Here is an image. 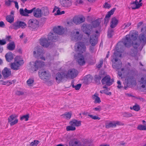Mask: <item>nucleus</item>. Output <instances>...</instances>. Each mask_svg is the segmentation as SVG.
I'll return each instance as SVG.
<instances>
[{
	"label": "nucleus",
	"instance_id": "nucleus-1",
	"mask_svg": "<svg viewBox=\"0 0 146 146\" xmlns=\"http://www.w3.org/2000/svg\"><path fill=\"white\" fill-rule=\"evenodd\" d=\"M138 36V34L136 31H132L130 32L129 34L126 36L125 38H123L122 41L118 42L117 45V47L118 48L122 49V46L124 50L123 44L125 47H129L132 44L135 50H132L131 52V54L132 56H135L137 53V48L139 46V42H138L137 38Z\"/></svg>",
	"mask_w": 146,
	"mask_h": 146
},
{
	"label": "nucleus",
	"instance_id": "nucleus-2",
	"mask_svg": "<svg viewBox=\"0 0 146 146\" xmlns=\"http://www.w3.org/2000/svg\"><path fill=\"white\" fill-rule=\"evenodd\" d=\"M117 47H116V50L114 53L113 55V59L111 60L113 62L112 64L113 68L116 69V70H118L121 68L122 67V63L120 60H118L117 58L121 57V53L123 51V48L122 46V49L118 48Z\"/></svg>",
	"mask_w": 146,
	"mask_h": 146
},
{
	"label": "nucleus",
	"instance_id": "nucleus-3",
	"mask_svg": "<svg viewBox=\"0 0 146 146\" xmlns=\"http://www.w3.org/2000/svg\"><path fill=\"white\" fill-rule=\"evenodd\" d=\"M23 60L20 59L19 57H16L13 63L10 64L11 68L14 70H17L20 69V66L24 63Z\"/></svg>",
	"mask_w": 146,
	"mask_h": 146
},
{
	"label": "nucleus",
	"instance_id": "nucleus-4",
	"mask_svg": "<svg viewBox=\"0 0 146 146\" xmlns=\"http://www.w3.org/2000/svg\"><path fill=\"white\" fill-rule=\"evenodd\" d=\"M134 72L133 70H130L128 72V75L125 80V82L127 86L131 85H135L136 84V80L134 77L132 75H129L130 73H133Z\"/></svg>",
	"mask_w": 146,
	"mask_h": 146
},
{
	"label": "nucleus",
	"instance_id": "nucleus-5",
	"mask_svg": "<svg viewBox=\"0 0 146 146\" xmlns=\"http://www.w3.org/2000/svg\"><path fill=\"white\" fill-rule=\"evenodd\" d=\"M44 54V51L42 48L38 46H36L34 48L33 54L36 58H39L41 60H45V58L43 56Z\"/></svg>",
	"mask_w": 146,
	"mask_h": 146
},
{
	"label": "nucleus",
	"instance_id": "nucleus-6",
	"mask_svg": "<svg viewBox=\"0 0 146 146\" xmlns=\"http://www.w3.org/2000/svg\"><path fill=\"white\" fill-rule=\"evenodd\" d=\"M100 35L98 31L96 30L95 33L91 35L90 38V42L92 46H95L98 42V37Z\"/></svg>",
	"mask_w": 146,
	"mask_h": 146
},
{
	"label": "nucleus",
	"instance_id": "nucleus-7",
	"mask_svg": "<svg viewBox=\"0 0 146 146\" xmlns=\"http://www.w3.org/2000/svg\"><path fill=\"white\" fill-rule=\"evenodd\" d=\"M39 24V22L37 20L33 19L29 20L27 23L28 27L31 30L38 28Z\"/></svg>",
	"mask_w": 146,
	"mask_h": 146
},
{
	"label": "nucleus",
	"instance_id": "nucleus-8",
	"mask_svg": "<svg viewBox=\"0 0 146 146\" xmlns=\"http://www.w3.org/2000/svg\"><path fill=\"white\" fill-rule=\"evenodd\" d=\"M82 30L88 36H90L93 31L92 26L90 24H84L82 27Z\"/></svg>",
	"mask_w": 146,
	"mask_h": 146
},
{
	"label": "nucleus",
	"instance_id": "nucleus-9",
	"mask_svg": "<svg viewBox=\"0 0 146 146\" xmlns=\"http://www.w3.org/2000/svg\"><path fill=\"white\" fill-rule=\"evenodd\" d=\"M75 51L77 52L78 54H81L85 52L86 50V47L84 43L80 42L76 44L75 46Z\"/></svg>",
	"mask_w": 146,
	"mask_h": 146
},
{
	"label": "nucleus",
	"instance_id": "nucleus-10",
	"mask_svg": "<svg viewBox=\"0 0 146 146\" xmlns=\"http://www.w3.org/2000/svg\"><path fill=\"white\" fill-rule=\"evenodd\" d=\"M27 24L24 22L17 21L12 25L11 27L12 29L16 30L21 27L22 29L25 28Z\"/></svg>",
	"mask_w": 146,
	"mask_h": 146
},
{
	"label": "nucleus",
	"instance_id": "nucleus-11",
	"mask_svg": "<svg viewBox=\"0 0 146 146\" xmlns=\"http://www.w3.org/2000/svg\"><path fill=\"white\" fill-rule=\"evenodd\" d=\"M44 62L40 60H37L34 63V65L31 67V69L33 71H36L38 69L41 68L44 66Z\"/></svg>",
	"mask_w": 146,
	"mask_h": 146
},
{
	"label": "nucleus",
	"instance_id": "nucleus-12",
	"mask_svg": "<svg viewBox=\"0 0 146 146\" xmlns=\"http://www.w3.org/2000/svg\"><path fill=\"white\" fill-rule=\"evenodd\" d=\"M124 125V123L120 121H113L106 124L105 127L106 128L109 129L110 128L115 127L117 125L123 126Z\"/></svg>",
	"mask_w": 146,
	"mask_h": 146
},
{
	"label": "nucleus",
	"instance_id": "nucleus-13",
	"mask_svg": "<svg viewBox=\"0 0 146 146\" xmlns=\"http://www.w3.org/2000/svg\"><path fill=\"white\" fill-rule=\"evenodd\" d=\"M39 77L42 79H48L50 76V74L48 70H40L38 72Z\"/></svg>",
	"mask_w": 146,
	"mask_h": 146
},
{
	"label": "nucleus",
	"instance_id": "nucleus-14",
	"mask_svg": "<svg viewBox=\"0 0 146 146\" xmlns=\"http://www.w3.org/2000/svg\"><path fill=\"white\" fill-rule=\"evenodd\" d=\"M17 117L18 116L15 114H13L11 115L8 118V122L11 126L13 125L18 123V119L17 118Z\"/></svg>",
	"mask_w": 146,
	"mask_h": 146
},
{
	"label": "nucleus",
	"instance_id": "nucleus-15",
	"mask_svg": "<svg viewBox=\"0 0 146 146\" xmlns=\"http://www.w3.org/2000/svg\"><path fill=\"white\" fill-rule=\"evenodd\" d=\"M75 59L78 64L80 66L84 65L85 64V61L83 55L80 54H75L74 56Z\"/></svg>",
	"mask_w": 146,
	"mask_h": 146
},
{
	"label": "nucleus",
	"instance_id": "nucleus-16",
	"mask_svg": "<svg viewBox=\"0 0 146 146\" xmlns=\"http://www.w3.org/2000/svg\"><path fill=\"white\" fill-rule=\"evenodd\" d=\"M72 39V40L76 41L80 40L82 35L80 33L79 31H76V30L73 31L71 33Z\"/></svg>",
	"mask_w": 146,
	"mask_h": 146
},
{
	"label": "nucleus",
	"instance_id": "nucleus-17",
	"mask_svg": "<svg viewBox=\"0 0 146 146\" xmlns=\"http://www.w3.org/2000/svg\"><path fill=\"white\" fill-rule=\"evenodd\" d=\"M101 82L103 84H106L108 86H110L112 84L113 80L111 79L110 76L107 75L102 79Z\"/></svg>",
	"mask_w": 146,
	"mask_h": 146
},
{
	"label": "nucleus",
	"instance_id": "nucleus-18",
	"mask_svg": "<svg viewBox=\"0 0 146 146\" xmlns=\"http://www.w3.org/2000/svg\"><path fill=\"white\" fill-rule=\"evenodd\" d=\"M77 74L76 70L74 69H70L68 70L67 73H66V78H73L76 76Z\"/></svg>",
	"mask_w": 146,
	"mask_h": 146
},
{
	"label": "nucleus",
	"instance_id": "nucleus-19",
	"mask_svg": "<svg viewBox=\"0 0 146 146\" xmlns=\"http://www.w3.org/2000/svg\"><path fill=\"white\" fill-rule=\"evenodd\" d=\"M66 73L63 72H58L56 75L55 79L57 83H60L64 78H66Z\"/></svg>",
	"mask_w": 146,
	"mask_h": 146
},
{
	"label": "nucleus",
	"instance_id": "nucleus-20",
	"mask_svg": "<svg viewBox=\"0 0 146 146\" xmlns=\"http://www.w3.org/2000/svg\"><path fill=\"white\" fill-rule=\"evenodd\" d=\"M48 38L49 40L55 42L58 39V35L53 32H50L48 36Z\"/></svg>",
	"mask_w": 146,
	"mask_h": 146
},
{
	"label": "nucleus",
	"instance_id": "nucleus-21",
	"mask_svg": "<svg viewBox=\"0 0 146 146\" xmlns=\"http://www.w3.org/2000/svg\"><path fill=\"white\" fill-rule=\"evenodd\" d=\"M53 30L54 32L57 34V35H62L63 34L65 31L64 29L62 27H61L60 26L54 27Z\"/></svg>",
	"mask_w": 146,
	"mask_h": 146
},
{
	"label": "nucleus",
	"instance_id": "nucleus-22",
	"mask_svg": "<svg viewBox=\"0 0 146 146\" xmlns=\"http://www.w3.org/2000/svg\"><path fill=\"white\" fill-rule=\"evenodd\" d=\"M46 38H41L40 40V44L44 47L47 48L50 45V42Z\"/></svg>",
	"mask_w": 146,
	"mask_h": 146
},
{
	"label": "nucleus",
	"instance_id": "nucleus-23",
	"mask_svg": "<svg viewBox=\"0 0 146 146\" xmlns=\"http://www.w3.org/2000/svg\"><path fill=\"white\" fill-rule=\"evenodd\" d=\"M35 9V8H33L32 9L28 10L26 8H25L24 10L23 9L21 8L20 9V14L22 16H27L28 14L32 13Z\"/></svg>",
	"mask_w": 146,
	"mask_h": 146
},
{
	"label": "nucleus",
	"instance_id": "nucleus-24",
	"mask_svg": "<svg viewBox=\"0 0 146 146\" xmlns=\"http://www.w3.org/2000/svg\"><path fill=\"white\" fill-rule=\"evenodd\" d=\"M116 9L115 8H114L108 12V13L106 15L104 19V23L106 25L108 22L111 16L112 15Z\"/></svg>",
	"mask_w": 146,
	"mask_h": 146
},
{
	"label": "nucleus",
	"instance_id": "nucleus-25",
	"mask_svg": "<svg viewBox=\"0 0 146 146\" xmlns=\"http://www.w3.org/2000/svg\"><path fill=\"white\" fill-rule=\"evenodd\" d=\"M85 21V18L84 17H74L73 19V22L76 25L80 24Z\"/></svg>",
	"mask_w": 146,
	"mask_h": 146
},
{
	"label": "nucleus",
	"instance_id": "nucleus-26",
	"mask_svg": "<svg viewBox=\"0 0 146 146\" xmlns=\"http://www.w3.org/2000/svg\"><path fill=\"white\" fill-rule=\"evenodd\" d=\"M131 5H133L131 7L132 9H135L139 8L142 6V3H139V1L136 0L135 1H132L131 3Z\"/></svg>",
	"mask_w": 146,
	"mask_h": 146
},
{
	"label": "nucleus",
	"instance_id": "nucleus-27",
	"mask_svg": "<svg viewBox=\"0 0 146 146\" xmlns=\"http://www.w3.org/2000/svg\"><path fill=\"white\" fill-rule=\"evenodd\" d=\"M139 40H137V42L139 41V46L140 45V43H141L143 45H144L146 43V37L145 35L143 34H140L139 36Z\"/></svg>",
	"mask_w": 146,
	"mask_h": 146
},
{
	"label": "nucleus",
	"instance_id": "nucleus-28",
	"mask_svg": "<svg viewBox=\"0 0 146 146\" xmlns=\"http://www.w3.org/2000/svg\"><path fill=\"white\" fill-rule=\"evenodd\" d=\"M81 121H78L76 119H73L69 122L70 125H72L74 127H79L81 125Z\"/></svg>",
	"mask_w": 146,
	"mask_h": 146
},
{
	"label": "nucleus",
	"instance_id": "nucleus-29",
	"mask_svg": "<svg viewBox=\"0 0 146 146\" xmlns=\"http://www.w3.org/2000/svg\"><path fill=\"white\" fill-rule=\"evenodd\" d=\"M2 74L4 78H7L11 74V71L10 69L5 68L2 71Z\"/></svg>",
	"mask_w": 146,
	"mask_h": 146
},
{
	"label": "nucleus",
	"instance_id": "nucleus-30",
	"mask_svg": "<svg viewBox=\"0 0 146 146\" xmlns=\"http://www.w3.org/2000/svg\"><path fill=\"white\" fill-rule=\"evenodd\" d=\"M143 124H140L138 125L137 129L140 131L146 130V122L144 120L142 121Z\"/></svg>",
	"mask_w": 146,
	"mask_h": 146
},
{
	"label": "nucleus",
	"instance_id": "nucleus-31",
	"mask_svg": "<svg viewBox=\"0 0 146 146\" xmlns=\"http://www.w3.org/2000/svg\"><path fill=\"white\" fill-rule=\"evenodd\" d=\"M118 23V20L115 17H113L110 23V27L111 28H115Z\"/></svg>",
	"mask_w": 146,
	"mask_h": 146
},
{
	"label": "nucleus",
	"instance_id": "nucleus-32",
	"mask_svg": "<svg viewBox=\"0 0 146 146\" xmlns=\"http://www.w3.org/2000/svg\"><path fill=\"white\" fill-rule=\"evenodd\" d=\"M98 95L97 93H95L92 96V98L93 100H94V102L95 104L100 103L101 102L100 98L98 96Z\"/></svg>",
	"mask_w": 146,
	"mask_h": 146
},
{
	"label": "nucleus",
	"instance_id": "nucleus-33",
	"mask_svg": "<svg viewBox=\"0 0 146 146\" xmlns=\"http://www.w3.org/2000/svg\"><path fill=\"white\" fill-rule=\"evenodd\" d=\"M33 15L36 17L40 18L41 16V10L40 9H37L34 11Z\"/></svg>",
	"mask_w": 146,
	"mask_h": 146
},
{
	"label": "nucleus",
	"instance_id": "nucleus-34",
	"mask_svg": "<svg viewBox=\"0 0 146 146\" xmlns=\"http://www.w3.org/2000/svg\"><path fill=\"white\" fill-rule=\"evenodd\" d=\"M5 57L6 60L8 62H10L13 58V54L11 52H9L6 54Z\"/></svg>",
	"mask_w": 146,
	"mask_h": 146
},
{
	"label": "nucleus",
	"instance_id": "nucleus-35",
	"mask_svg": "<svg viewBox=\"0 0 146 146\" xmlns=\"http://www.w3.org/2000/svg\"><path fill=\"white\" fill-rule=\"evenodd\" d=\"M15 43L13 41L7 44V48L9 50H13L15 49Z\"/></svg>",
	"mask_w": 146,
	"mask_h": 146
},
{
	"label": "nucleus",
	"instance_id": "nucleus-36",
	"mask_svg": "<svg viewBox=\"0 0 146 146\" xmlns=\"http://www.w3.org/2000/svg\"><path fill=\"white\" fill-rule=\"evenodd\" d=\"M100 22L99 19H97L92 22V27L96 28L99 26Z\"/></svg>",
	"mask_w": 146,
	"mask_h": 146
},
{
	"label": "nucleus",
	"instance_id": "nucleus-37",
	"mask_svg": "<svg viewBox=\"0 0 146 146\" xmlns=\"http://www.w3.org/2000/svg\"><path fill=\"white\" fill-rule=\"evenodd\" d=\"M93 77L90 75H88L86 76L84 78L85 83L86 84V82H91L92 80Z\"/></svg>",
	"mask_w": 146,
	"mask_h": 146
},
{
	"label": "nucleus",
	"instance_id": "nucleus-38",
	"mask_svg": "<svg viewBox=\"0 0 146 146\" xmlns=\"http://www.w3.org/2000/svg\"><path fill=\"white\" fill-rule=\"evenodd\" d=\"M34 79L33 78H29L27 81V84L28 86L32 87L34 85Z\"/></svg>",
	"mask_w": 146,
	"mask_h": 146
},
{
	"label": "nucleus",
	"instance_id": "nucleus-39",
	"mask_svg": "<svg viewBox=\"0 0 146 146\" xmlns=\"http://www.w3.org/2000/svg\"><path fill=\"white\" fill-rule=\"evenodd\" d=\"M141 84H142L141 87L143 88L146 87V80L144 78L142 77L141 79V80L139 81Z\"/></svg>",
	"mask_w": 146,
	"mask_h": 146
},
{
	"label": "nucleus",
	"instance_id": "nucleus-40",
	"mask_svg": "<svg viewBox=\"0 0 146 146\" xmlns=\"http://www.w3.org/2000/svg\"><path fill=\"white\" fill-rule=\"evenodd\" d=\"M72 113L71 112H66L62 114V116L67 119H70Z\"/></svg>",
	"mask_w": 146,
	"mask_h": 146
},
{
	"label": "nucleus",
	"instance_id": "nucleus-41",
	"mask_svg": "<svg viewBox=\"0 0 146 146\" xmlns=\"http://www.w3.org/2000/svg\"><path fill=\"white\" fill-rule=\"evenodd\" d=\"M131 25V23L130 22L125 23L121 27V29L123 30H127L128 29V27Z\"/></svg>",
	"mask_w": 146,
	"mask_h": 146
},
{
	"label": "nucleus",
	"instance_id": "nucleus-42",
	"mask_svg": "<svg viewBox=\"0 0 146 146\" xmlns=\"http://www.w3.org/2000/svg\"><path fill=\"white\" fill-rule=\"evenodd\" d=\"M6 20L8 22L10 23H11L14 21V18L13 16L9 15L7 16Z\"/></svg>",
	"mask_w": 146,
	"mask_h": 146
},
{
	"label": "nucleus",
	"instance_id": "nucleus-43",
	"mask_svg": "<svg viewBox=\"0 0 146 146\" xmlns=\"http://www.w3.org/2000/svg\"><path fill=\"white\" fill-rule=\"evenodd\" d=\"M131 110H133L136 111H138L140 109V107L139 105L137 104H135L134 106H133L132 108L131 107H130Z\"/></svg>",
	"mask_w": 146,
	"mask_h": 146
},
{
	"label": "nucleus",
	"instance_id": "nucleus-44",
	"mask_svg": "<svg viewBox=\"0 0 146 146\" xmlns=\"http://www.w3.org/2000/svg\"><path fill=\"white\" fill-rule=\"evenodd\" d=\"M29 117V115L27 114L21 116L20 117V120L22 121L24 119L25 121H27L28 120Z\"/></svg>",
	"mask_w": 146,
	"mask_h": 146
},
{
	"label": "nucleus",
	"instance_id": "nucleus-45",
	"mask_svg": "<svg viewBox=\"0 0 146 146\" xmlns=\"http://www.w3.org/2000/svg\"><path fill=\"white\" fill-rule=\"evenodd\" d=\"M66 130L67 131H73L76 130V128L75 127L72 125L68 126L66 127Z\"/></svg>",
	"mask_w": 146,
	"mask_h": 146
},
{
	"label": "nucleus",
	"instance_id": "nucleus-46",
	"mask_svg": "<svg viewBox=\"0 0 146 146\" xmlns=\"http://www.w3.org/2000/svg\"><path fill=\"white\" fill-rule=\"evenodd\" d=\"M71 84L72 87L73 88H75V89L76 90H79L81 86V84H78L76 86H74V84L73 81H72Z\"/></svg>",
	"mask_w": 146,
	"mask_h": 146
},
{
	"label": "nucleus",
	"instance_id": "nucleus-47",
	"mask_svg": "<svg viewBox=\"0 0 146 146\" xmlns=\"http://www.w3.org/2000/svg\"><path fill=\"white\" fill-rule=\"evenodd\" d=\"M69 0H60L61 4L62 6L64 7H68V4L67 1H68Z\"/></svg>",
	"mask_w": 146,
	"mask_h": 146
},
{
	"label": "nucleus",
	"instance_id": "nucleus-48",
	"mask_svg": "<svg viewBox=\"0 0 146 146\" xmlns=\"http://www.w3.org/2000/svg\"><path fill=\"white\" fill-rule=\"evenodd\" d=\"M123 116L125 117H129L133 116L132 114L127 112H124L122 113Z\"/></svg>",
	"mask_w": 146,
	"mask_h": 146
},
{
	"label": "nucleus",
	"instance_id": "nucleus-49",
	"mask_svg": "<svg viewBox=\"0 0 146 146\" xmlns=\"http://www.w3.org/2000/svg\"><path fill=\"white\" fill-rule=\"evenodd\" d=\"M113 30L111 29H108V36L109 38H111L112 36L113 35Z\"/></svg>",
	"mask_w": 146,
	"mask_h": 146
},
{
	"label": "nucleus",
	"instance_id": "nucleus-50",
	"mask_svg": "<svg viewBox=\"0 0 146 146\" xmlns=\"http://www.w3.org/2000/svg\"><path fill=\"white\" fill-rule=\"evenodd\" d=\"M43 11V14L44 16H47L49 14V11H48V9L47 8H44Z\"/></svg>",
	"mask_w": 146,
	"mask_h": 146
},
{
	"label": "nucleus",
	"instance_id": "nucleus-51",
	"mask_svg": "<svg viewBox=\"0 0 146 146\" xmlns=\"http://www.w3.org/2000/svg\"><path fill=\"white\" fill-rule=\"evenodd\" d=\"M88 116L90 117L92 119H98L99 120L100 119V118L98 116L96 115H88Z\"/></svg>",
	"mask_w": 146,
	"mask_h": 146
},
{
	"label": "nucleus",
	"instance_id": "nucleus-52",
	"mask_svg": "<svg viewBox=\"0 0 146 146\" xmlns=\"http://www.w3.org/2000/svg\"><path fill=\"white\" fill-rule=\"evenodd\" d=\"M13 2H14L13 0H8L7 1H5V4L6 5L9 6L11 5V3Z\"/></svg>",
	"mask_w": 146,
	"mask_h": 146
},
{
	"label": "nucleus",
	"instance_id": "nucleus-53",
	"mask_svg": "<svg viewBox=\"0 0 146 146\" xmlns=\"http://www.w3.org/2000/svg\"><path fill=\"white\" fill-rule=\"evenodd\" d=\"M15 94L16 95L20 96L24 95V92L22 91H16Z\"/></svg>",
	"mask_w": 146,
	"mask_h": 146
},
{
	"label": "nucleus",
	"instance_id": "nucleus-54",
	"mask_svg": "<svg viewBox=\"0 0 146 146\" xmlns=\"http://www.w3.org/2000/svg\"><path fill=\"white\" fill-rule=\"evenodd\" d=\"M103 88H105L106 90H102L100 91V92L101 93H106V92H105L106 90L108 91L109 90V88H108L106 86H104L103 87Z\"/></svg>",
	"mask_w": 146,
	"mask_h": 146
},
{
	"label": "nucleus",
	"instance_id": "nucleus-55",
	"mask_svg": "<svg viewBox=\"0 0 146 146\" xmlns=\"http://www.w3.org/2000/svg\"><path fill=\"white\" fill-rule=\"evenodd\" d=\"M103 63V60H101L100 61L99 64L97 65V68H100L102 66Z\"/></svg>",
	"mask_w": 146,
	"mask_h": 146
},
{
	"label": "nucleus",
	"instance_id": "nucleus-56",
	"mask_svg": "<svg viewBox=\"0 0 146 146\" xmlns=\"http://www.w3.org/2000/svg\"><path fill=\"white\" fill-rule=\"evenodd\" d=\"M101 109V108L100 106H98L97 107L93 109V110L97 111H100Z\"/></svg>",
	"mask_w": 146,
	"mask_h": 146
},
{
	"label": "nucleus",
	"instance_id": "nucleus-57",
	"mask_svg": "<svg viewBox=\"0 0 146 146\" xmlns=\"http://www.w3.org/2000/svg\"><path fill=\"white\" fill-rule=\"evenodd\" d=\"M104 7L105 8H109L111 7V5L107 3H106L104 5Z\"/></svg>",
	"mask_w": 146,
	"mask_h": 146
},
{
	"label": "nucleus",
	"instance_id": "nucleus-58",
	"mask_svg": "<svg viewBox=\"0 0 146 146\" xmlns=\"http://www.w3.org/2000/svg\"><path fill=\"white\" fill-rule=\"evenodd\" d=\"M6 43V41L5 39L0 40V45H4Z\"/></svg>",
	"mask_w": 146,
	"mask_h": 146
},
{
	"label": "nucleus",
	"instance_id": "nucleus-59",
	"mask_svg": "<svg viewBox=\"0 0 146 146\" xmlns=\"http://www.w3.org/2000/svg\"><path fill=\"white\" fill-rule=\"evenodd\" d=\"M117 83L118 84L117 87L118 89H120L123 87V86H121V82L120 81H118Z\"/></svg>",
	"mask_w": 146,
	"mask_h": 146
},
{
	"label": "nucleus",
	"instance_id": "nucleus-60",
	"mask_svg": "<svg viewBox=\"0 0 146 146\" xmlns=\"http://www.w3.org/2000/svg\"><path fill=\"white\" fill-rule=\"evenodd\" d=\"M14 2L15 4V7L17 9H18L19 8V5L18 2L16 1H14V2Z\"/></svg>",
	"mask_w": 146,
	"mask_h": 146
},
{
	"label": "nucleus",
	"instance_id": "nucleus-61",
	"mask_svg": "<svg viewBox=\"0 0 146 146\" xmlns=\"http://www.w3.org/2000/svg\"><path fill=\"white\" fill-rule=\"evenodd\" d=\"M95 78L96 80H98L99 81L100 80H101V77L100 76H96L95 77Z\"/></svg>",
	"mask_w": 146,
	"mask_h": 146
},
{
	"label": "nucleus",
	"instance_id": "nucleus-62",
	"mask_svg": "<svg viewBox=\"0 0 146 146\" xmlns=\"http://www.w3.org/2000/svg\"><path fill=\"white\" fill-rule=\"evenodd\" d=\"M5 26V25L4 22L2 21H1L0 22V27H3Z\"/></svg>",
	"mask_w": 146,
	"mask_h": 146
},
{
	"label": "nucleus",
	"instance_id": "nucleus-63",
	"mask_svg": "<svg viewBox=\"0 0 146 146\" xmlns=\"http://www.w3.org/2000/svg\"><path fill=\"white\" fill-rule=\"evenodd\" d=\"M36 141L38 142V141H34L33 142H32L31 143V146H36V144H35V142Z\"/></svg>",
	"mask_w": 146,
	"mask_h": 146
},
{
	"label": "nucleus",
	"instance_id": "nucleus-64",
	"mask_svg": "<svg viewBox=\"0 0 146 146\" xmlns=\"http://www.w3.org/2000/svg\"><path fill=\"white\" fill-rule=\"evenodd\" d=\"M15 81L14 80H12V81H9L8 83L7 84V86H9L13 82L14 83Z\"/></svg>",
	"mask_w": 146,
	"mask_h": 146
}]
</instances>
